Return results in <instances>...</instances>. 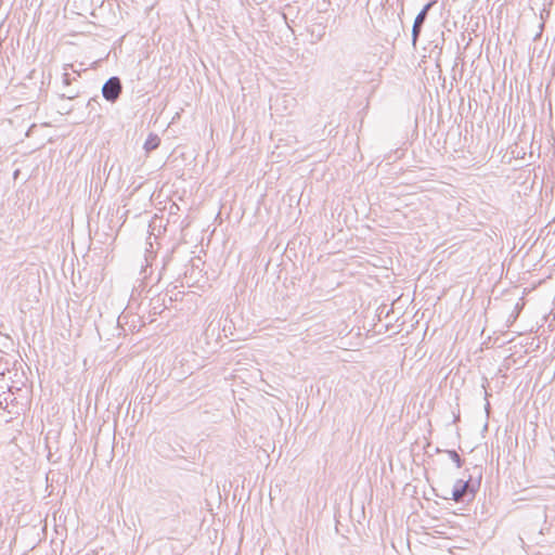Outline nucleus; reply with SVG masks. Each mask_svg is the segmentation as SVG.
<instances>
[{
  "label": "nucleus",
  "mask_w": 555,
  "mask_h": 555,
  "mask_svg": "<svg viewBox=\"0 0 555 555\" xmlns=\"http://www.w3.org/2000/svg\"><path fill=\"white\" fill-rule=\"evenodd\" d=\"M436 3V1H430L427 4L424 5V8L420 11V13L416 15L413 27H412V42L413 46L416 44V41L418 39V36L422 31V27L426 21L428 11L430 8Z\"/></svg>",
  "instance_id": "nucleus-4"
},
{
  "label": "nucleus",
  "mask_w": 555,
  "mask_h": 555,
  "mask_svg": "<svg viewBox=\"0 0 555 555\" xmlns=\"http://www.w3.org/2000/svg\"><path fill=\"white\" fill-rule=\"evenodd\" d=\"M151 305H154V306H153V312H154V314H156V313H158V311H157V310H158V309L164 305V301H163V302H160V300H159V299H156V300H154V299H153V300H152V302H151Z\"/></svg>",
  "instance_id": "nucleus-8"
},
{
  "label": "nucleus",
  "mask_w": 555,
  "mask_h": 555,
  "mask_svg": "<svg viewBox=\"0 0 555 555\" xmlns=\"http://www.w3.org/2000/svg\"><path fill=\"white\" fill-rule=\"evenodd\" d=\"M446 452L449 455V457L455 463L457 468H461L463 466L464 460L455 450H447Z\"/></svg>",
  "instance_id": "nucleus-6"
},
{
  "label": "nucleus",
  "mask_w": 555,
  "mask_h": 555,
  "mask_svg": "<svg viewBox=\"0 0 555 555\" xmlns=\"http://www.w3.org/2000/svg\"><path fill=\"white\" fill-rule=\"evenodd\" d=\"M8 408V398H4L3 400L0 398V409H7Z\"/></svg>",
  "instance_id": "nucleus-11"
},
{
  "label": "nucleus",
  "mask_w": 555,
  "mask_h": 555,
  "mask_svg": "<svg viewBox=\"0 0 555 555\" xmlns=\"http://www.w3.org/2000/svg\"><path fill=\"white\" fill-rule=\"evenodd\" d=\"M24 75L18 78L15 85L20 89V93L27 99L37 96L44 86V72H22Z\"/></svg>",
  "instance_id": "nucleus-2"
},
{
  "label": "nucleus",
  "mask_w": 555,
  "mask_h": 555,
  "mask_svg": "<svg viewBox=\"0 0 555 555\" xmlns=\"http://www.w3.org/2000/svg\"><path fill=\"white\" fill-rule=\"evenodd\" d=\"M62 80H63V83L65 86H68L70 83V78H69V73L68 72H64L62 74Z\"/></svg>",
  "instance_id": "nucleus-9"
},
{
  "label": "nucleus",
  "mask_w": 555,
  "mask_h": 555,
  "mask_svg": "<svg viewBox=\"0 0 555 555\" xmlns=\"http://www.w3.org/2000/svg\"><path fill=\"white\" fill-rule=\"evenodd\" d=\"M474 469L477 472L476 478L469 475L467 479H457L451 490L450 499L461 503H468L475 499L481 485L482 470L480 467H475Z\"/></svg>",
  "instance_id": "nucleus-1"
},
{
  "label": "nucleus",
  "mask_w": 555,
  "mask_h": 555,
  "mask_svg": "<svg viewBox=\"0 0 555 555\" xmlns=\"http://www.w3.org/2000/svg\"><path fill=\"white\" fill-rule=\"evenodd\" d=\"M78 94V92H67V93H62V98H66V99H74L76 98Z\"/></svg>",
  "instance_id": "nucleus-10"
},
{
  "label": "nucleus",
  "mask_w": 555,
  "mask_h": 555,
  "mask_svg": "<svg viewBox=\"0 0 555 555\" xmlns=\"http://www.w3.org/2000/svg\"><path fill=\"white\" fill-rule=\"evenodd\" d=\"M539 28H540V31L535 35L534 39H538V38L541 36L542 30H543V28H544V22H542V23L540 24Z\"/></svg>",
  "instance_id": "nucleus-12"
},
{
  "label": "nucleus",
  "mask_w": 555,
  "mask_h": 555,
  "mask_svg": "<svg viewBox=\"0 0 555 555\" xmlns=\"http://www.w3.org/2000/svg\"><path fill=\"white\" fill-rule=\"evenodd\" d=\"M121 92V80L117 76H113L109 79H107L102 87L103 98L111 103H115L119 99Z\"/></svg>",
  "instance_id": "nucleus-3"
},
{
  "label": "nucleus",
  "mask_w": 555,
  "mask_h": 555,
  "mask_svg": "<svg viewBox=\"0 0 555 555\" xmlns=\"http://www.w3.org/2000/svg\"><path fill=\"white\" fill-rule=\"evenodd\" d=\"M159 144H160V139L158 138V135L151 133L144 143V149L146 152H152V151L156 150L159 146Z\"/></svg>",
  "instance_id": "nucleus-5"
},
{
  "label": "nucleus",
  "mask_w": 555,
  "mask_h": 555,
  "mask_svg": "<svg viewBox=\"0 0 555 555\" xmlns=\"http://www.w3.org/2000/svg\"><path fill=\"white\" fill-rule=\"evenodd\" d=\"M521 300L522 299L520 298L519 301L515 305L513 312L508 317V322L513 323L517 320V318L524 307V302H521Z\"/></svg>",
  "instance_id": "nucleus-7"
}]
</instances>
